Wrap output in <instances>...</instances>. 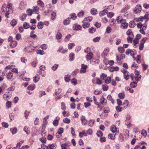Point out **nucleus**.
<instances>
[{"instance_id": "obj_30", "label": "nucleus", "mask_w": 149, "mask_h": 149, "mask_svg": "<svg viewBox=\"0 0 149 149\" xmlns=\"http://www.w3.org/2000/svg\"><path fill=\"white\" fill-rule=\"evenodd\" d=\"M95 120H90L88 123V125L90 127H93L94 124Z\"/></svg>"}, {"instance_id": "obj_50", "label": "nucleus", "mask_w": 149, "mask_h": 149, "mask_svg": "<svg viewBox=\"0 0 149 149\" xmlns=\"http://www.w3.org/2000/svg\"><path fill=\"white\" fill-rule=\"evenodd\" d=\"M107 99L109 100H110L112 103L113 104L114 100L112 99V97L111 95H108L107 97Z\"/></svg>"}, {"instance_id": "obj_64", "label": "nucleus", "mask_w": 149, "mask_h": 149, "mask_svg": "<svg viewBox=\"0 0 149 149\" xmlns=\"http://www.w3.org/2000/svg\"><path fill=\"white\" fill-rule=\"evenodd\" d=\"M125 95L124 93H120L118 94L119 97L121 99H123L125 97Z\"/></svg>"}, {"instance_id": "obj_20", "label": "nucleus", "mask_w": 149, "mask_h": 149, "mask_svg": "<svg viewBox=\"0 0 149 149\" xmlns=\"http://www.w3.org/2000/svg\"><path fill=\"white\" fill-rule=\"evenodd\" d=\"M69 61H72L74 58V54L73 53H71L69 55Z\"/></svg>"}, {"instance_id": "obj_59", "label": "nucleus", "mask_w": 149, "mask_h": 149, "mask_svg": "<svg viewBox=\"0 0 149 149\" xmlns=\"http://www.w3.org/2000/svg\"><path fill=\"white\" fill-rule=\"evenodd\" d=\"M139 41V40L135 38L133 41V44L134 45V46H135L138 43Z\"/></svg>"}, {"instance_id": "obj_7", "label": "nucleus", "mask_w": 149, "mask_h": 149, "mask_svg": "<svg viewBox=\"0 0 149 149\" xmlns=\"http://www.w3.org/2000/svg\"><path fill=\"white\" fill-rule=\"evenodd\" d=\"M122 72H123L124 74V78L126 80H127L129 78V75L128 74V72L125 70L123 69L122 70Z\"/></svg>"}, {"instance_id": "obj_60", "label": "nucleus", "mask_w": 149, "mask_h": 149, "mask_svg": "<svg viewBox=\"0 0 149 149\" xmlns=\"http://www.w3.org/2000/svg\"><path fill=\"white\" fill-rule=\"evenodd\" d=\"M114 14L112 12H109L107 14V17L110 18H111L113 15Z\"/></svg>"}, {"instance_id": "obj_49", "label": "nucleus", "mask_w": 149, "mask_h": 149, "mask_svg": "<svg viewBox=\"0 0 149 149\" xmlns=\"http://www.w3.org/2000/svg\"><path fill=\"white\" fill-rule=\"evenodd\" d=\"M111 79L110 77H108L105 79V82L106 84H109L111 82Z\"/></svg>"}, {"instance_id": "obj_52", "label": "nucleus", "mask_w": 149, "mask_h": 149, "mask_svg": "<svg viewBox=\"0 0 149 149\" xmlns=\"http://www.w3.org/2000/svg\"><path fill=\"white\" fill-rule=\"evenodd\" d=\"M108 137L111 140H114L115 138V135H113L112 134H109L108 135Z\"/></svg>"}, {"instance_id": "obj_11", "label": "nucleus", "mask_w": 149, "mask_h": 149, "mask_svg": "<svg viewBox=\"0 0 149 149\" xmlns=\"http://www.w3.org/2000/svg\"><path fill=\"white\" fill-rule=\"evenodd\" d=\"M56 143L49 144L48 147H46V148H44V149H54L56 148Z\"/></svg>"}, {"instance_id": "obj_35", "label": "nucleus", "mask_w": 149, "mask_h": 149, "mask_svg": "<svg viewBox=\"0 0 149 149\" xmlns=\"http://www.w3.org/2000/svg\"><path fill=\"white\" fill-rule=\"evenodd\" d=\"M10 130L13 134H14L17 132V129L16 127L12 128L10 129Z\"/></svg>"}, {"instance_id": "obj_22", "label": "nucleus", "mask_w": 149, "mask_h": 149, "mask_svg": "<svg viewBox=\"0 0 149 149\" xmlns=\"http://www.w3.org/2000/svg\"><path fill=\"white\" fill-rule=\"evenodd\" d=\"M56 13L54 12H52L51 17V19L53 20H54L56 19Z\"/></svg>"}, {"instance_id": "obj_18", "label": "nucleus", "mask_w": 149, "mask_h": 149, "mask_svg": "<svg viewBox=\"0 0 149 149\" xmlns=\"http://www.w3.org/2000/svg\"><path fill=\"white\" fill-rule=\"evenodd\" d=\"M17 43L15 41L13 40L10 43V45L11 47H14L17 45Z\"/></svg>"}, {"instance_id": "obj_13", "label": "nucleus", "mask_w": 149, "mask_h": 149, "mask_svg": "<svg viewBox=\"0 0 149 149\" xmlns=\"http://www.w3.org/2000/svg\"><path fill=\"white\" fill-rule=\"evenodd\" d=\"M107 12L108 11L107 10H104L100 12L99 13V15L100 17L104 16L107 14Z\"/></svg>"}, {"instance_id": "obj_2", "label": "nucleus", "mask_w": 149, "mask_h": 149, "mask_svg": "<svg viewBox=\"0 0 149 149\" xmlns=\"http://www.w3.org/2000/svg\"><path fill=\"white\" fill-rule=\"evenodd\" d=\"M45 118H44L43 119V122L42 125V129L43 130L41 133V135L43 136H44L43 134H45L46 133V132H45L44 130L45 129V127L47 123V121L46 120V119H45Z\"/></svg>"}, {"instance_id": "obj_17", "label": "nucleus", "mask_w": 149, "mask_h": 149, "mask_svg": "<svg viewBox=\"0 0 149 149\" xmlns=\"http://www.w3.org/2000/svg\"><path fill=\"white\" fill-rule=\"evenodd\" d=\"M40 79L39 76L37 74L33 77V80L35 83H36L39 81Z\"/></svg>"}, {"instance_id": "obj_10", "label": "nucleus", "mask_w": 149, "mask_h": 149, "mask_svg": "<svg viewBox=\"0 0 149 149\" xmlns=\"http://www.w3.org/2000/svg\"><path fill=\"white\" fill-rule=\"evenodd\" d=\"M73 29L74 30H78L82 28V27L79 25L74 24L73 26Z\"/></svg>"}, {"instance_id": "obj_6", "label": "nucleus", "mask_w": 149, "mask_h": 149, "mask_svg": "<svg viewBox=\"0 0 149 149\" xmlns=\"http://www.w3.org/2000/svg\"><path fill=\"white\" fill-rule=\"evenodd\" d=\"M141 6L140 5H137L134 8V13H139L141 10Z\"/></svg>"}, {"instance_id": "obj_46", "label": "nucleus", "mask_w": 149, "mask_h": 149, "mask_svg": "<svg viewBox=\"0 0 149 149\" xmlns=\"http://www.w3.org/2000/svg\"><path fill=\"white\" fill-rule=\"evenodd\" d=\"M17 23V21L15 19H13L10 22V24L13 26H15Z\"/></svg>"}, {"instance_id": "obj_23", "label": "nucleus", "mask_w": 149, "mask_h": 149, "mask_svg": "<svg viewBox=\"0 0 149 149\" xmlns=\"http://www.w3.org/2000/svg\"><path fill=\"white\" fill-rule=\"evenodd\" d=\"M117 22L118 23H120L123 20V19L122 17L121 16H119L117 17L116 19Z\"/></svg>"}, {"instance_id": "obj_63", "label": "nucleus", "mask_w": 149, "mask_h": 149, "mask_svg": "<svg viewBox=\"0 0 149 149\" xmlns=\"http://www.w3.org/2000/svg\"><path fill=\"white\" fill-rule=\"evenodd\" d=\"M6 106L8 108H10L11 106V102L8 101L6 103Z\"/></svg>"}, {"instance_id": "obj_48", "label": "nucleus", "mask_w": 149, "mask_h": 149, "mask_svg": "<svg viewBox=\"0 0 149 149\" xmlns=\"http://www.w3.org/2000/svg\"><path fill=\"white\" fill-rule=\"evenodd\" d=\"M71 83L75 86L77 84V80L75 78H73L71 81Z\"/></svg>"}, {"instance_id": "obj_19", "label": "nucleus", "mask_w": 149, "mask_h": 149, "mask_svg": "<svg viewBox=\"0 0 149 149\" xmlns=\"http://www.w3.org/2000/svg\"><path fill=\"white\" fill-rule=\"evenodd\" d=\"M63 128H60L58 130V132L56 133V136L57 138H58L59 136L58 135H57L58 134H62L63 132Z\"/></svg>"}, {"instance_id": "obj_31", "label": "nucleus", "mask_w": 149, "mask_h": 149, "mask_svg": "<svg viewBox=\"0 0 149 149\" xmlns=\"http://www.w3.org/2000/svg\"><path fill=\"white\" fill-rule=\"evenodd\" d=\"M13 76V73L11 72H9L7 75V78L8 79H10L12 78Z\"/></svg>"}, {"instance_id": "obj_47", "label": "nucleus", "mask_w": 149, "mask_h": 149, "mask_svg": "<svg viewBox=\"0 0 149 149\" xmlns=\"http://www.w3.org/2000/svg\"><path fill=\"white\" fill-rule=\"evenodd\" d=\"M84 11L82 10L78 13L77 15L79 17H82L84 15Z\"/></svg>"}, {"instance_id": "obj_27", "label": "nucleus", "mask_w": 149, "mask_h": 149, "mask_svg": "<svg viewBox=\"0 0 149 149\" xmlns=\"http://www.w3.org/2000/svg\"><path fill=\"white\" fill-rule=\"evenodd\" d=\"M93 17H92L89 16L85 18L83 21H84V22L87 21L89 22L91 21Z\"/></svg>"}, {"instance_id": "obj_43", "label": "nucleus", "mask_w": 149, "mask_h": 149, "mask_svg": "<svg viewBox=\"0 0 149 149\" xmlns=\"http://www.w3.org/2000/svg\"><path fill=\"white\" fill-rule=\"evenodd\" d=\"M126 33L128 36H133V33L131 29H129L127 32Z\"/></svg>"}, {"instance_id": "obj_38", "label": "nucleus", "mask_w": 149, "mask_h": 149, "mask_svg": "<svg viewBox=\"0 0 149 149\" xmlns=\"http://www.w3.org/2000/svg\"><path fill=\"white\" fill-rule=\"evenodd\" d=\"M58 64H56L52 67L51 68L53 70L55 71L58 68Z\"/></svg>"}, {"instance_id": "obj_58", "label": "nucleus", "mask_w": 149, "mask_h": 149, "mask_svg": "<svg viewBox=\"0 0 149 149\" xmlns=\"http://www.w3.org/2000/svg\"><path fill=\"white\" fill-rule=\"evenodd\" d=\"M136 54V52L134 49H131L130 54L131 56H133Z\"/></svg>"}, {"instance_id": "obj_4", "label": "nucleus", "mask_w": 149, "mask_h": 149, "mask_svg": "<svg viewBox=\"0 0 149 149\" xmlns=\"http://www.w3.org/2000/svg\"><path fill=\"white\" fill-rule=\"evenodd\" d=\"M26 2L24 1H22L20 3L19 8L21 10H23L26 7Z\"/></svg>"}, {"instance_id": "obj_54", "label": "nucleus", "mask_w": 149, "mask_h": 149, "mask_svg": "<svg viewBox=\"0 0 149 149\" xmlns=\"http://www.w3.org/2000/svg\"><path fill=\"white\" fill-rule=\"evenodd\" d=\"M100 39L101 38L100 37H97L93 38V41L95 42H98Z\"/></svg>"}, {"instance_id": "obj_51", "label": "nucleus", "mask_w": 149, "mask_h": 149, "mask_svg": "<svg viewBox=\"0 0 149 149\" xmlns=\"http://www.w3.org/2000/svg\"><path fill=\"white\" fill-rule=\"evenodd\" d=\"M24 28L25 29H27L29 28L30 26L29 24L26 22H24L23 24Z\"/></svg>"}, {"instance_id": "obj_26", "label": "nucleus", "mask_w": 149, "mask_h": 149, "mask_svg": "<svg viewBox=\"0 0 149 149\" xmlns=\"http://www.w3.org/2000/svg\"><path fill=\"white\" fill-rule=\"evenodd\" d=\"M38 28L39 29H42L43 27V24L41 22H39L37 26Z\"/></svg>"}, {"instance_id": "obj_57", "label": "nucleus", "mask_w": 149, "mask_h": 149, "mask_svg": "<svg viewBox=\"0 0 149 149\" xmlns=\"http://www.w3.org/2000/svg\"><path fill=\"white\" fill-rule=\"evenodd\" d=\"M24 131L27 134H29L30 133V131L28 130V128L25 126L24 128Z\"/></svg>"}, {"instance_id": "obj_40", "label": "nucleus", "mask_w": 149, "mask_h": 149, "mask_svg": "<svg viewBox=\"0 0 149 149\" xmlns=\"http://www.w3.org/2000/svg\"><path fill=\"white\" fill-rule=\"evenodd\" d=\"M100 78L103 80H105V79L107 77V75L104 73H102L100 76Z\"/></svg>"}, {"instance_id": "obj_16", "label": "nucleus", "mask_w": 149, "mask_h": 149, "mask_svg": "<svg viewBox=\"0 0 149 149\" xmlns=\"http://www.w3.org/2000/svg\"><path fill=\"white\" fill-rule=\"evenodd\" d=\"M128 24L127 23H122L121 24L120 27L121 28L123 29H126L128 26Z\"/></svg>"}, {"instance_id": "obj_12", "label": "nucleus", "mask_w": 149, "mask_h": 149, "mask_svg": "<svg viewBox=\"0 0 149 149\" xmlns=\"http://www.w3.org/2000/svg\"><path fill=\"white\" fill-rule=\"evenodd\" d=\"M100 101L101 104H105L107 103V101L104 97L102 96L100 100Z\"/></svg>"}, {"instance_id": "obj_39", "label": "nucleus", "mask_w": 149, "mask_h": 149, "mask_svg": "<svg viewBox=\"0 0 149 149\" xmlns=\"http://www.w3.org/2000/svg\"><path fill=\"white\" fill-rule=\"evenodd\" d=\"M59 119L60 118H59L58 120L56 119L55 120H54V121L53 122V124L54 126H56L58 125V120H59Z\"/></svg>"}, {"instance_id": "obj_14", "label": "nucleus", "mask_w": 149, "mask_h": 149, "mask_svg": "<svg viewBox=\"0 0 149 149\" xmlns=\"http://www.w3.org/2000/svg\"><path fill=\"white\" fill-rule=\"evenodd\" d=\"M82 22L83 23L82 26L84 28L86 29L90 26V25L89 23L86 22H84V21H83Z\"/></svg>"}, {"instance_id": "obj_33", "label": "nucleus", "mask_w": 149, "mask_h": 149, "mask_svg": "<svg viewBox=\"0 0 149 149\" xmlns=\"http://www.w3.org/2000/svg\"><path fill=\"white\" fill-rule=\"evenodd\" d=\"M135 25V23L133 21H131L129 24V26L131 28H134Z\"/></svg>"}, {"instance_id": "obj_15", "label": "nucleus", "mask_w": 149, "mask_h": 149, "mask_svg": "<svg viewBox=\"0 0 149 149\" xmlns=\"http://www.w3.org/2000/svg\"><path fill=\"white\" fill-rule=\"evenodd\" d=\"M93 54L91 52L88 53L86 56L87 60H91L93 58Z\"/></svg>"}, {"instance_id": "obj_37", "label": "nucleus", "mask_w": 149, "mask_h": 149, "mask_svg": "<svg viewBox=\"0 0 149 149\" xmlns=\"http://www.w3.org/2000/svg\"><path fill=\"white\" fill-rule=\"evenodd\" d=\"M137 86V83L135 82L134 81L131 83L130 84V86L131 88H135Z\"/></svg>"}, {"instance_id": "obj_3", "label": "nucleus", "mask_w": 149, "mask_h": 149, "mask_svg": "<svg viewBox=\"0 0 149 149\" xmlns=\"http://www.w3.org/2000/svg\"><path fill=\"white\" fill-rule=\"evenodd\" d=\"M109 51L110 49L109 48L107 47L105 48L101 54L102 56L103 57L107 56L108 55Z\"/></svg>"}, {"instance_id": "obj_41", "label": "nucleus", "mask_w": 149, "mask_h": 149, "mask_svg": "<svg viewBox=\"0 0 149 149\" xmlns=\"http://www.w3.org/2000/svg\"><path fill=\"white\" fill-rule=\"evenodd\" d=\"M71 35L70 34H68L65 37V42H68L70 38H71Z\"/></svg>"}, {"instance_id": "obj_53", "label": "nucleus", "mask_w": 149, "mask_h": 149, "mask_svg": "<svg viewBox=\"0 0 149 149\" xmlns=\"http://www.w3.org/2000/svg\"><path fill=\"white\" fill-rule=\"evenodd\" d=\"M62 114L65 117H68L70 115L69 113L68 112L67 113L65 110H63V111L62 112Z\"/></svg>"}, {"instance_id": "obj_25", "label": "nucleus", "mask_w": 149, "mask_h": 149, "mask_svg": "<svg viewBox=\"0 0 149 149\" xmlns=\"http://www.w3.org/2000/svg\"><path fill=\"white\" fill-rule=\"evenodd\" d=\"M61 91V89L60 88L56 89L55 91V93L54 94V96H56L59 94Z\"/></svg>"}, {"instance_id": "obj_1", "label": "nucleus", "mask_w": 149, "mask_h": 149, "mask_svg": "<svg viewBox=\"0 0 149 149\" xmlns=\"http://www.w3.org/2000/svg\"><path fill=\"white\" fill-rule=\"evenodd\" d=\"M134 75L131 74H130V77L132 80H135L137 82L139 81L141 79V76L139 72L137 70H135L134 72Z\"/></svg>"}, {"instance_id": "obj_5", "label": "nucleus", "mask_w": 149, "mask_h": 149, "mask_svg": "<svg viewBox=\"0 0 149 149\" xmlns=\"http://www.w3.org/2000/svg\"><path fill=\"white\" fill-rule=\"evenodd\" d=\"M126 120L125 121V124L127 126L130 125L131 121L130 120V115L127 114L126 116Z\"/></svg>"}, {"instance_id": "obj_62", "label": "nucleus", "mask_w": 149, "mask_h": 149, "mask_svg": "<svg viewBox=\"0 0 149 149\" xmlns=\"http://www.w3.org/2000/svg\"><path fill=\"white\" fill-rule=\"evenodd\" d=\"M37 54L40 55H43L45 54L44 51L40 49H39L37 51Z\"/></svg>"}, {"instance_id": "obj_56", "label": "nucleus", "mask_w": 149, "mask_h": 149, "mask_svg": "<svg viewBox=\"0 0 149 149\" xmlns=\"http://www.w3.org/2000/svg\"><path fill=\"white\" fill-rule=\"evenodd\" d=\"M63 121L65 123L68 124L70 123V120L68 118H65L63 120Z\"/></svg>"}, {"instance_id": "obj_29", "label": "nucleus", "mask_w": 149, "mask_h": 149, "mask_svg": "<svg viewBox=\"0 0 149 149\" xmlns=\"http://www.w3.org/2000/svg\"><path fill=\"white\" fill-rule=\"evenodd\" d=\"M62 37V35L59 32H58L56 36V39L57 40H59L61 39Z\"/></svg>"}, {"instance_id": "obj_44", "label": "nucleus", "mask_w": 149, "mask_h": 149, "mask_svg": "<svg viewBox=\"0 0 149 149\" xmlns=\"http://www.w3.org/2000/svg\"><path fill=\"white\" fill-rule=\"evenodd\" d=\"M99 61L98 60L93 59L91 61L90 63L91 64L94 65L96 63H97Z\"/></svg>"}, {"instance_id": "obj_8", "label": "nucleus", "mask_w": 149, "mask_h": 149, "mask_svg": "<svg viewBox=\"0 0 149 149\" xmlns=\"http://www.w3.org/2000/svg\"><path fill=\"white\" fill-rule=\"evenodd\" d=\"M68 50V49H64L62 46H60L59 49L58 50V52H61L63 54H65L67 52Z\"/></svg>"}, {"instance_id": "obj_55", "label": "nucleus", "mask_w": 149, "mask_h": 149, "mask_svg": "<svg viewBox=\"0 0 149 149\" xmlns=\"http://www.w3.org/2000/svg\"><path fill=\"white\" fill-rule=\"evenodd\" d=\"M118 50L119 52L121 53H122L124 52V48L122 47H118Z\"/></svg>"}, {"instance_id": "obj_34", "label": "nucleus", "mask_w": 149, "mask_h": 149, "mask_svg": "<svg viewBox=\"0 0 149 149\" xmlns=\"http://www.w3.org/2000/svg\"><path fill=\"white\" fill-rule=\"evenodd\" d=\"M96 31V29L93 27L89 28L88 29V31L89 33H94Z\"/></svg>"}, {"instance_id": "obj_9", "label": "nucleus", "mask_w": 149, "mask_h": 149, "mask_svg": "<svg viewBox=\"0 0 149 149\" xmlns=\"http://www.w3.org/2000/svg\"><path fill=\"white\" fill-rule=\"evenodd\" d=\"M81 120L83 125H85L87 124V120L86 119V118L84 116H81Z\"/></svg>"}, {"instance_id": "obj_36", "label": "nucleus", "mask_w": 149, "mask_h": 149, "mask_svg": "<svg viewBox=\"0 0 149 149\" xmlns=\"http://www.w3.org/2000/svg\"><path fill=\"white\" fill-rule=\"evenodd\" d=\"M38 7L37 6H35L33 7V10H32L33 11V12H35V13L38 14Z\"/></svg>"}, {"instance_id": "obj_24", "label": "nucleus", "mask_w": 149, "mask_h": 149, "mask_svg": "<svg viewBox=\"0 0 149 149\" xmlns=\"http://www.w3.org/2000/svg\"><path fill=\"white\" fill-rule=\"evenodd\" d=\"M70 18H68L66 20H65L63 22L64 24L67 25L69 24L70 22Z\"/></svg>"}, {"instance_id": "obj_21", "label": "nucleus", "mask_w": 149, "mask_h": 149, "mask_svg": "<svg viewBox=\"0 0 149 149\" xmlns=\"http://www.w3.org/2000/svg\"><path fill=\"white\" fill-rule=\"evenodd\" d=\"M110 130L113 133H114L117 131V128L115 125H112L111 126Z\"/></svg>"}, {"instance_id": "obj_32", "label": "nucleus", "mask_w": 149, "mask_h": 149, "mask_svg": "<svg viewBox=\"0 0 149 149\" xmlns=\"http://www.w3.org/2000/svg\"><path fill=\"white\" fill-rule=\"evenodd\" d=\"M33 10H32L29 8L27 9L26 11V13L27 14V15L29 16H31L33 13Z\"/></svg>"}, {"instance_id": "obj_42", "label": "nucleus", "mask_w": 149, "mask_h": 149, "mask_svg": "<svg viewBox=\"0 0 149 149\" xmlns=\"http://www.w3.org/2000/svg\"><path fill=\"white\" fill-rule=\"evenodd\" d=\"M61 104V109L63 110H65L66 109V107L65 106V103L63 102H62Z\"/></svg>"}, {"instance_id": "obj_61", "label": "nucleus", "mask_w": 149, "mask_h": 149, "mask_svg": "<svg viewBox=\"0 0 149 149\" xmlns=\"http://www.w3.org/2000/svg\"><path fill=\"white\" fill-rule=\"evenodd\" d=\"M128 103L129 102L127 100H125L124 101L123 103V105H125L124 107L125 108H127V107L128 106Z\"/></svg>"}, {"instance_id": "obj_28", "label": "nucleus", "mask_w": 149, "mask_h": 149, "mask_svg": "<svg viewBox=\"0 0 149 149\" xmlns=\"http://www.w3.org/2000/svg\"><path fill=\"white\" fill-rule=\"evenodd\" d=\"M91 13L92 15H95L97 13V10L95 8H93L91 10Z\"/></svg>"}, {"instance_id": "obj_45", "label": "nucleus", "mask_w": 149, "mask_h": 149, "mask_svg": "<svg viewBox=\"0 0 149 149\" xmlns=\"http://www.w3.org/2000/svg\"><path fill=\"white\" fill-rule=\"evenodd\" d=\"M75 46L74 43H69L68 45V47L69 49H71Z\"/></svg>"}]
</instances>
